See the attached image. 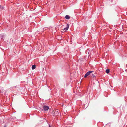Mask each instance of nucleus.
Returning <instances> with one entry per match:
<instances>
[{"instance_id":"1","label":"nucleus","mask_w":127,"mask_h":127,"mask_svg":"<svg viewBox=\"0 0 127 127\" xmlns=\"http://www.w3.org/2000/svg\"><path fill=\"white\" fill-rule=\"evenodd\" d=\"M52 114H53V115H58V113L57 111L56 110L53 111L52 112Z\"/></svg>"},{"instance_id":"2","label":"nucleus","mask_w":127,"mask_h":127,"mask_svg":"<svg viewBox=\"0 0 127 127\" xmlns=\"http://www.w3.org/2000/svg\"><path fill=\"white\" fill-rule=\"evenodd\" d=\"M93 72V71H89V72H88L84 76V77L86 78L87 76H88L91 73H92Z\"/></svg>"},{"instance_id":"3","label":"nucleus","mask_w":127,"mask_h":127,"mask_svg":"<svg viewBox=\"0 0 127 127\" xmlns=\"http://www.w3.org/2000/svg\"><path fill=\"white\" fill-rule=\"evenodd\" d=\"M69 25L68 24H67V27L66 28H65L64 29V31H66L69 28Z\"/></svg>"},{"instance_id":"4","label":"nucleus","mask_w":127,"mask_h":127,"mask_svg":"<svg viewBox=\"0 0 127 127\" xmlns=\"http://www.w3.org/2000/svg\"><path fill=\"white\" fill-rule=\"evenodd\" d=\"M44 110L46 111L48 110L49 109V107L46 106H44L43 107Z\"/></svg>"},{"instance_id":"5","label":"nucleus","mask_w":127,"mask_h":127,"mask_svg":"<svg viewBox=\"0 0 127 127\" xmlns=\"http://www.w3.org/2000/svg\"><path fill=\"white\" fill-rule=\"evenodd\" d=\"M66 19H70V16L68 15H66L65 17Z\"/></svg>"},{"instance_id":"6","label":"nucleus","mask_w":127,"mask_h":127,"mask_svg":"<svg viewBox=\"0 0 127 127\" xmlns=\"http://www.w3.org/2000/svg\"><path fill=\"white\" fill-rule=\"evenodd\" d=\"M36 67V66L35 65H33L32 67V69H35Z\"/></svg>"},{"instance_id":"7","label":"nucleus","mask_w":127,"mask_h":127,"mask_svg":"<svg viewBox=\"0 0 127 127\" xmlns=\"http://www.w3.org/2000/svg\"><path fill=\"white\" fill-rule=\"evenodd\" d=\"M3 9V6L1 5H0V11Z\"/></svg>"},{"instance_id":"8","label":"nucleus","mask_w":127,"mask_h":127,"mask_svg":"<svg viewBox=\"0 0 127 127\" xmlns=\"http://www.w3.org/2000/svg\"><path fill=\"white\" fill-rule=\"evenodd\" d=\"M110 72V70L109 69H106V72L107 73H109Z\"/></svg>"},{"instance_id":"9","label":"nucleus","mask_w":127,"mask_h":127,"mask_svg":"<svg viewBox=\"0 0 127 127\" xmlns=\"http://www.w3.org/2000/svg\"><path fill=\"white\" fill-rule=\"evenodd\" d=\"M91 77H95V75L93 74H91Z\"/></svg>"},{"instance_id":"10","label":"nucleus","mask_w":127,"mask_h":127,"mask_svg":"<svg viewBox=\"0 0 127 127\" xmlns=\"http://www.w3.org/2000/svg\"><path fill=\"white\" fill-rule=\"evenodd\" d=\"M4 127H6V126L5 125V126H4Z\"/></svg>"}]
</instances>
